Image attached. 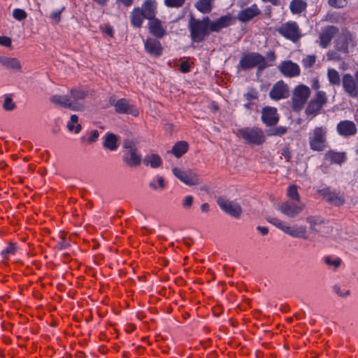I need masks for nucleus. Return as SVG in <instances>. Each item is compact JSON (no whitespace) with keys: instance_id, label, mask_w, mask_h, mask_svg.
Listing matches in <instances>:
<instances>
[{"instance_id":"48","label":"nucleus","mask_w":358,"mask_h":358,"mask_svg":"<svg viewBox=\"0 0 358 358\" xmlns=\"http://www.w3.org/2000/svg\"><path fill=\"white\" fill-rule=\"evenodd\" d=\"M194 198L192 196H187L184 198L182 201V206L185 209L189 208L193 203Z\"/></svg>"},{"instance_id":"58","label":"nucleus","mask_w":358,"mask_h":358,"mask_svg":"<svg viewBox=\"0 0 358 358\" xmlns=\"http://www.w3.org/2000/svg\"><path fill=\"white\" fill-rule=\"evenodd\" d=\"M201 210L203 213H208L210 210V206L207 203H203L201 206Z\"/></svg>"},{"instance_id":"12","label":"nucleus","mask_w":358,"mask_h":358,"mask_svg":"<svg viewBox=\"0 0 358 358\" xmlns=\"http://www.w3.org/2000/svg\"><path fill=\"white\" fill-rule=\"evenodd\" d=\"M217 203L220 208L230 216L235 218H238L241 216L242 208L238 202L230 201L223 197H219Z\"/></svg>"},{"instance_id":"59","label":"nucleus","mask_w":358,"mask_h":358,"mask_svg":"<svg viewBox=\"0 0 358 358\" xmlns=\"http://www.w3.org/2000/svg\"><path fill=\"white\" fill-rule=\"evenodd\" d=\"M328 59L332 60V59H336L338 58L337 54L336 52H329L327 54Z\"/></svg>"},{"instance_id":"33","label":"nucleus","mask_w":358,"mask_h":358,"mask_svg":"<svg viewBox=\"0 0 358 358\" xmlns=\"http://www.w3.org/2000/svg\"><path fill=\"white\" fill-rule=\"evenodd\" d=\"M327 78L330 85L333 86H339L342 82L339 73L334 69H328Z\"/></svg>"},{"instance_id":"51","label":"nucleus","mask_w":358,"mask_h":358,"mask_svg":"<svg viewBox=\"0 0 358 358\" xmlns=\"http://www.w3.org/2000/svg\"><path fill=\"white\" fill-rule=\"evenodd\" d=\"M0 45L10 47L11 45V39L8 36H0Z\"/></svg>"},{"instance_id":"56","label":"nucleus","mask_w":358,"mask_h":358,"mask_svg":"<svg viewBox=\"0 0 358 358\" xmlns=\"http://www.w3.org/2000/svg\"><path fill=\"white\" fill-rule=\"evenodd\" d=\"M60 241L58 242V247L60 250L66 249L68 247V243H65L63 237L59 236Z\"/></svg>"},{"instance_id":"22","label":"nucleus","mask_w":358,"mask_h":358,"mask_svg":"<svg viewBox=\"0 0 358 358\" xmlns=\"http://www.w3.org/2000/svg\"><path fill=\"white\" fill-rule=\"evenodd\" d=\"M279 69L283 75L288 77L297 76L300 73L299 66L291 61L282 62L280 65Z\"/></svg>"},{"instance_id":"41","label":"nucleus","mask_w":358,"mask_h":358,"mask_svg":"<svg viewBox=\"0 0 358 358\" xmlns=\"http://www.w3.org/2000/svg\"><path fill=\"white\" fill-rule=\"evenodd\" d=\"M324 263L330 266H333L334 269L338 268L341 264V259L340 258H332L330 256H326L324 257Z\"/></svg>"},{"instance_id":"10","label":"nucleus","mask_w":358,"mask_h":358,"mask_svg":"<svg viewBox=\"0 0 358 358\" xmlns=\"http://www.w3.org/2000/svg\"><path fill=\"white\" fill-rule=\"evenodd\" d=\"M109 103L114 106L115 110L117 113L130 114L135 117L138 115L137 108L132 104H130L126 99L115 100V96H111L109 99Z\"/></svg>"},{"instance_id":"35","label":"nucleus","mask_w":358,"mask_h":358,"mask_svg":"<svg viewBox=\"0 0 358 358\" xmlns=\"http://www.w3.org/2000/svg\"><path fill=\"white\" fill-rule=\"evenodd\" d=\"M67 128L70 131H75L78 134L81 130V125L78 123V117L76 115H72L70 120L67 123Z\"/></svg>"},{"instance_id":"7","label":"nucleus","mask_w":358,"mask_h":358,"mask_svg":"<svg viewBox=\"0 0 358 358\" xmlns=\"http://www.w3.org/2000/svg\"><path fill=\"white\" fill-rule=\"evenodd\" d=\"M123 148L126 150L123 160L130 167L138 166L142 161L141 156L138 154L136 148L131 141H127L124 143Z\"/></svg>"},{"instance_id":"39","label":"nucleus","mask_w":358,"mask_h":358,"mask_svg":"<svg viewBox=\"0 0 358 358\" xmlns=\"http://www.w3.org/2000/svg\"><path fill=\"white\" fill-rule=\"evenodd\" d=\"M149 187L155 190L163 189L165 187V181L163 177L157 176L149 182Z\"/></svg>"},{"instance_id":"21","label":"nucleus","mask_w":358,"mask_h":358,"mask_svg":"<svg viewBox=\"0 0 358 358\" xmlns=\"http://www.w3.org/2000/svg\"><path fill=\"white\" fill-rule=\"evenodd\" d=\"M338 134L343 136H353L357 132V128L355 123L349 120H343L337 125Z\"/></svg>"},{"instance_id":"45","label":"nucleus","mask_w":358,"mask_h":358,"mask_svg":"<svg viewBox=\"0 0 358 358\" xmlns=\"http://www.w3.org/2000/svg\"><path fill=\"white\" fill-rule=\"evenodd\" d=\"M185 0H165V4L169 7L178 8L183 5Z\"/></svg>"},{"instance_id":"34","label":"nucleus","mask_w":358,"mask_h":358,"mask_svg":"<svg viewBox=\"0 0 358 358\" xmlns=\"http://www.w3.org/2000/svg\"><path fill=\"white\" fill-rule=\"evenodd\" d=\"M188 145L185 141H179L174 145L171 152L176 157H180L187 151Z\"/></svg>"},{"instance_id":"49","label":"nucleus","mask_w":358,"mask_h":358,"mask_svg":"<svg viewBox=\"0 0 358 358\" xmlns=\"http://www.w3.org/2000/svg\"><path fill=\"white\" fill-rule=\"evenodd\" d=\"M334 292L340 296L345 297L350 294V291L346 290L345 292H343L341 287L338 285H335L334 287Z\"/></svg>"},{"instance_id":"11","label":"nucleus","mask_w":358,"mask_h":358,"mask_svg":"<svg viewBox=\"0 0 358 358\" xmlns=\"http://www.w3.org/2000/svg\"><path fill=\"white\" fill-rule=\"evenodd\" d=\"M172 172L177 178L187 185L193 186L200 183L198 175L191 169L182 170L174 167L172 169Z\"/></svg>"},{"instance_id":"17","label":"nucleus","mask_w":358,"mask_h":358,"mask_svg":"<svg viewBox=\"0 0 358 358\" xmlns=\"http://www.w3.org/2000/svg\"><path fill=\"white\" fill-rule=\"evenodd\" d=\"M342 85L345 93L350 97L358 96V86L351 74L345 73L342 78Z\"/></svg>"},{"instance_id":"50","label":"nucleus","mask_w":358,"mask_h":358,"mask_svg":"<svg viewBox=\"0 0 358 358\" xmlns=\"http://www.w3.org/2000/svg\"><path fill=\"white\" fill-rule=\"evenodd\" d=\"M245 96H246V99L250 101L256 99L258 96V93L255 90H250L245 94Z\"/></svg>"},{"instance_id":"52","label":"nucleus","mask_w":358,"mask_h":358,"mask_svg":"<svg viewBox=\"0 0 358 358\" xmlns=\"http://www.w3.org/2000/svg\"><path fill=\"white\" fill-rule=\"evenodd\" d=\"M98 137H99V132H98V131L97 130H93V131H91L90 136V137H89L87 141H88V142L90 143H94L97 140Z\"/></svg>"},{"instance_id":"6","label":"nucleus","mask_w":358,"mask_h":358,"mask_svg":"<svg viewBox=\"0 0 358 358\" xmlns=\"http://www.w3.org/2000/svg\"><path fill=\"white\" fill-rule=\"evenodd\" d=\"M306 204L302 201H286L277 207V210L289 218L296 217L305 208Z\"/></svg>"},{"instance_id":"18","label":"nucleus","mask_w":358,"mask_h":358,"mask_svg":"<svg viewBox=\"0 0 358 358\" xmlns=\"http://www.w3.org/2000/svg\"><path fill=\"white\" fill-rule=\"evenodd\" d=\"M320 192L327 202L334 206H339L345 203V197L340 193L331 192L329 189H323Z\"/></svg>"},{"instance_id":"55","label":"nucleus","mask_w":358,"mask_h":358,"mask_svg":"<svg viewBox=\"0 0 358 358\" xmlns=\"http://www.w3.org/2000/svg\"><path fill=\"white\" fill-rule=\"evenodd\" d=\"M282 155L289 161L291 159L292 154L288 148H284L282 151Z\"/></svg>"},{"instance_id":"29","label":"nucleus","mask_w":358,"mask_h":358,"mask_svg":"<svg viewBox=\"0 0 358 358\" xmlns=\"http://www.w3.org/2000/svg\"><path fill=\"white\" fill-rule=\"evenodd\" d=\"M145 18L140 8H135L131 14V23L135 27H141Z\"/></svg>"},{"instance_id":"57","label":"nucleus","mask_w":358,"mask_h":358,"mask_svg":"<svg viewBox=\"0 0 358 358\" xmlns=\"http://www.w3.org/2000/svg\"><path fill=\"white\" fill-rule=\"evenodd\" d=\"M257 231H259L262 235H266L268 233V229L265 227L258 226L257 227Z\"/></svg>"},{"instance_id":"30","label":"nucleus","mask_w":358,"mask_h":358,"mask_svg":"<svg viewBox=\"0 0 358 358\" xmlns=\"http://www.w3.org/2000/svg\"><path fill=\"white\" fill-rule=\"evenodd\" d=\"M143 163L145 165H150L153 169H156L162 165V159L158 155L150 154L144 157Z\"/></svg>"},{"instance_id":"63","label":"nucleus","mask_w":358,"mask_h":358,"mask_svg":"<svg viewBox=\"0 0 358 358\" xmlns=\"http://www.w3.org/2000/svg\"><path fill=\"white\" fill-rule=\"evenodd\" d=\"M313 88L315 90H317L320 88V83H319L318 80L314 81V83L313 85Z\"/></svg>"},{"instance_id":"31","label":"nucleus","mask_w":358,"mask_h":358,"mask_svg":"<svg viewBox=\"0 0 358 358\" xmlns=\"http://www.w3.org/2000/svg\"><path fill=\"white\" fill-rule=\"evenodd\" d=\"M327 159L336 164H342L346 160L345 152H338L335 151H329L326 154Z\"/></svg>"},{"instance_id":"1","label":"nucleus","mask_w":358,"mask_h":358,"mask_svg":"<svg viewBox=\"0 0 358 358\" xmlns=\"http://www.w3.org/2000/svg\"><path fill=\"white\" fill-rule=\"evenodd\" d=\"M209 25L210 20L208 17L199 20L192 17L189 22L188 27L192 41L196 43L203 41L208 34Z\"/></svg>"},{"instance_id":"25","label":"nucleus","mask_w":358,"mask_h":358,"mask_svg":"<svg viewBox=\"0 0 358 358\" xmlns=\"http://www.w3.org/2000/svg\"><path fill=\"white\" fill-rule=\"evenodd\" d=\"M232 22V17L231 15H224L218 18L217 20L210 22V30L212 31H218L221 29L230 25Z\"/></svg>"},{"instance_id":"62","label":"nucleus","mask_w":358,"mask_h":358,"mask_svg":"<svg viewBox=\"0 0 358 358\" xmlns=\"http://www.w3.org/2000/svg\"><path fill=\"white\" fill-rule=\"evenodd\" d=\"M105 33L109 36H112L113 34V29L110 27H106L105 29Z\"/></svg>"},{"instance_id":"19","label":"nucleus","mask_w":358,"mask_h":358,"mask_svg":"<svg viewBox=\"0 0 358 358\" xmlns=\"http://www.w3.org/2000/svg\"><path fill=\"white\" fill-rule=\"evenodd\" d=\"M262 120L267 126L275 124L279 120L277 110L273 107H265L262 112Z\"/></svg>"},{"instance_id":"40","label":"nucleus","mask_w":358,"mask_h":358,"mask_svg":"<svg viewBox=\"0 0 358 358\" xmlns=\"http://www.w3.org/2000/svg\"><path fill=\"white\" fill-rule=\"evenodd\" d=\"M287 196L292 201H301L296 185H291L287 189Z\"/></svg>"},{"instance_id":"3","label":"nucleus","mask_w":358,"mask_h":358,"mask_svg":"<svg viewBox=\"0 0 358 358\" xmlns=\"http://www.w3.org/2000/svg\"><path fill=\"white\" fill-rule=\"evenodd\" d=\"M327 132L326 127H315L309 136V145L310 148L315 151H323L327 148Z\"/></svg>"},{"instance_id":"23","label":"nucleus","mask_w":358,"mask_h":358,"mask_svg":"<svg viewBox=\"0 0 358 358\" xmlns=\"http://www.w3.org/2000/svg\"><path fill=\"white\" fill-rule=\"evenodd\" d=\"M260 13L257 5H252L250 7L243 9L238 14V19L241 22H248Z\"/></svg>"},{"instance_id":"38","label":"nucleus","mask_w":358,"mask_h":358,"mask_svg":"<svg viewBox=\"0 0 358 358\" xmlns=\"http://www.w3.org/2000/svg\"><path fill=\"white\" fill-rule=\"evenodd\" d=\"M3 65L9 69L20 71L21 69V64L20 62L15 58H3L1 60Z\"/></svg>"},{"instance_id":"5","label":"nucleus","mask_w":358,"mask_h":358,"mask_svg":"<svg viewBox=\"0 0 358 358\" xmlns=\"http://www.w3.org/2000/svg\"><path fill=\"white\" fill-rule=\"evenodd\" d=\"M238 133L248 143L261 145L265 141L264 134L258 127L241 128L238 129Z\"/></svg>"},{"instance_id":"14","label":"nucleus","mask_w":358,"mask_h":358,"mask_svg":"<svg viewBox=\"0 0 358 358\" xmlns=\"http://www.w3.org/2000/svg\"><path fill=\"white\" fill-rule=\"evenodd\" d=\"M276 30L282 36L292 41H296L301 36L299 26L295 22L283 23Z\"/></svg>"},{"instance_id":"20","label":"nucleus","mask_w":358,"mask_h":358,"mask_svg":"<svg viewBox=\"0 0 358 358\" xmlns=\"http://www.w3.org/2000/svg\"><path fill=\"white\" fill-rule=\"evenodd\" d=\"M146 52L155 57H159L162 53V47L159 41L152 38H148L144 42Z\"/></svg>"},{"instance_id":"26","label":"nucleus","mask_w":358,"mask_h":358,"mask_svg":"<svg viewBox=\"0 0 358 358\" xmlns=\"http://www.w3.org/2000/svg\"><path fill=\"white\" fill-rule=\"evenodd\" d=\"M148 27L150 32L157 38L163 37L166 33L162 22L155 17L149 20Z\"/></svg>"},{"instance_id":"28","label":"nucleus","mask_w":358,"mask_h":358,"mask_svg":"<svg viewBox=\"0 0 358 358\" xmlns=\"http://www.w3.org/2000/svg\"><path fill=\"white\" fill-rule=\"evenodd\" d=\"M118 138L116 135L112 133H108L106 135L103 143V147L111 151L117 150Z\"/></svg>"},{"instance_id":"54","label":"nucleus","mask_w":358,"mask_h":358,"mask_svg":"<svg viewBox=\"0 0 358 358\" xmlns=\"http://www.w3.org/2000/svg\"><path fill=\"white\" fill-rule=\"evenodd\" d=\"M60 14L61 10H54L52 12L50 17L56 22H58L60 20Z\"/></svg>"},{"instance_id":"37","label":"nucleus","mask_w":358,"mask_h":358,"mask_svg":"<svg viewBox=\"0 0 358 358\" xmlns=\"http://www.w3.org/2000/svg\"><path fill=\"white\" fill-rule=\"evenodd\" d=\"M213 1V0H199L196 3L195 6L201 13H208L211 10Z\"/></svg>"},{"instance_id":"43","label":"nucleus","mask_w":358,"mask_h":358,"mask_svg":"<svg viewBox=\"0 0 358 358\" xmlns=\"http://www.w3.org/2000/svg\"><path fill=\"white\" fill-rule=\"evenodd\" d=\"M13 15L15 19L17 20H22L26 18L27 13L26 12L20 8H16L13 12Z\"/></svg>"},{"instance_id":"61","label":"nucleus","mask_w":358,"mask_h":358,"mask_svg":"<svg viewBox=\"0 0 358 358\" xmlns=\"http://www.w3.org/2000/svg\"><path fill=\"white\" fill-rule=\"evenodd\" d=\"M268 58L270 62H273L275 59V54L273 52L268 53Z\"/></svg>"},{"instance_id":"4","label":"nucleus","mask_w":358,"mask_h":358,"mask_svg":"<svg viewBox=\"0 0 358 358\" xmlns=\"http://www.w3.org/2000/svg\"><path fill=\"white\" fill-rule=\"evenodd\" d=\"M310 95V90L304 85H298L294 88L292 96V108L295 111H300L304 106Z\"/></svg>"},{"instance_id":"44","label":"nucleus","mask_w":358,"mask_h":358,"mask_svg":"<svg viewBox=\"0 0 358 358\" xmlns=\"http://www.w3.org/2000/svg\"><path fill=\"white\" fill-rule=\"evenodd\" d=\"M3 108L6 110H13L15 108V103L13 102L12 99L9 96H6L4 99V102L3 104Z\"/></svg>"},{"instance_id":"64","label":"nucleus","mask_w":358,"mask_h":358,"mask_svg":"<svg viewBox=\"0 0 358 358\" xmlns=\"http://www.w3.org/2000/svg\"><path fill=\"white\" fill-rule=\"evenodd\" d=\"M337 1H338V0H329V3H330L331 6H338V3H337Z\"/></svg>"},{"instance_id":"24","label":"nucleus","mask_w":358,"mask_h":358,"mask_svg":"<svg viewBox=\"0 0 358 358\" xmlns=\"http://www.w3.org/2000/svg\"><path fill=\"white\" fill-rule=\"evenodd\" d=\"M337 32V29L333 26L325 27L320 36V44L322 48H327L333 36Z\"/></svg>"},{"instance_id":"15","label":"nucleus","mask_w":358,"mask_h":358,"mask_svg":"<svg viewBox=\"0 0 358 358\" xmlns=\"http://www.w3.org/2000/svg\"><path fill=\"white\" fill-rule=\"evenodd\" d=\"M327 101V99L325 92L323 91H317L315 96L310 100L306 109V114L315 115L317 113Z\"/></svg>"},{"instance_id":"16","label":"nucleus","mask_w":358,"mask_h":358,"mask_svg":"<svg viewBox=\"0 0 358 358\" xmlns=\"http://www.w3.org/2000/svg\"><path fill=\"white\" fill-rule=\"evenodd\" d=\"M289 95V87L282 80H280L274 84L269 92L270 98L275 101L286 99Z\"/></svg>"},{"instance_id":"27","label":"nucleus","mask_w":358,"mask_h":358,"mask_svg":"<svg viewBox=\"0 0 358 358\" xmlns=\"http://www.w3.org/2000/svg\"><path fill=\"white\" fill-rule=\"evenodd\" d=\"M157 3L155 0H147L140 8L145 17L148 20L155 18L156 13Z\"/></svg>"},{"instance_id":"53","label":"nucleus","mask_w":358,"mask_h":358,"mask_svg":"<svg viewBox=\"0 0 358 358\" xmlns=\"http://www.w3.org/2000/svg\"><path fill=\"white\" fill-rule=\"evenodd\" d=\"M190 65L187 62H182L180 65V69L182 73H187L189 71Z\"/></svg>"},{"instance_id":"13","label":"nucleus","mask_w":358,"mask_h":358,"mask_svg":"<svg viewBox=\"0 0 358 358\" xmlns=\"http://www.w3.org/2000/svg\"><path fill=\"white\" fill-rule=\"evenodd\" d=\"M50 101L60 107L68 108L73 111H82L84 110L83 104L73 102L67 95L55 94L50 97Z\"/></svg>"},{"instance_id":"2","label":"nucleus","mask_w":358,"mask_h":358,"mask_svg":"<svg viewBox=\"0 0 358 358\" xmlns=\"http://www.w3.org/2000/svg\"><path fill=\"white\" fill-rule=\"evenodd\" d=\"M266 220L285 234H289L292 237L303 238L305 239L308 238L306 236V227L305 226H299L294 224L293 227H290L286 224L285 222L281 220L273 217H268Z\"/></svg>"},{"instance_id":"42","label":"nucleus","mask_w":358,"mask_h":358,"mask_svg":"<svg viewBox=\"0 0 358 358\" xmlns=\"http://www.w3.org/2000/svg\"><path fill=\"white\" fill-rule=\"evenodd\" d=\"M17 250V246L15 243H10L6 249L1 251V255L6 258L10 254H14Z\"/></svg>"},{"instance_id":"46","label":"nucleus","mask_w":358,"mask_h":358,"mask_svg":"<svg viewBox=\"0 0 358 358\" xmlns=\"http://www.w3.org/2000/svg\"><path fill=\"white\" fill-rule=\"evenodd\" d=\"M286 132V128L284 127H279L275 129H270L268 131L269 136L282 135Z\"/></svg>"},{"instance_id":"47","label":"nucleus","mask_w":358,"mask_h":358,"mask_svg":"<svg viewBox=\"0 0 358 358\" xmlns=\"http://www.w3.org/2000/svg\"><path fill=\"white\" fill-rule=\"evenodd\" d=\"M315 62V57L313 55H308L303 59V64L306 67L312 66Z\"/></svg>"},{"instance_id":"9","label":"nucleus","mask_w":358,"mask_h":358,"mask_svg":"<svg viewBox=\"0 0 358 358\" xmlns=\"http://www.w3.org/2000/svg\"><path fill=\"white\" fill-rule=\"evenodd\" d=\"M306 222L309 224V229L312 233L322 237L329 235L332 230V227L319 217L308 216Z\"/></svg>"},{"instance_id":"32","label":"nucleus","mask_w":358,"mask_h":358,"mask_svg":"<svg viewBox=\"0 0 358 358\" xmlns=\"http://www.w3.org/2000/svg\"><path fill=\"white\" fill-rule=\"evenodd\" d=\"M305 0H292L289 4V8L292 13L297 14L301 13L306 8Z\"/></svg>"},{"instance_id":"60","label":"nucleus","mask_w":358,"mask_h":358,"mask_svg":"<svg viewBox=\"0 0 358 358\" xmlns=\"http://www.w3.org/2000/svg\"><path fill=\"white\" fill-rule=\"evenodd\" d=\"M117 1H120L124 5L128 6H130L133 3V0H117Z\"/></svg>"},{"instance_id":"36","label":"nucleus","mask_w":358,"mask_h":358,"mask_svg":"<svg viewBox=\"0 0 358 358\" xmlns=\"http://www.w3.org/2000/svg\"><path fill=\"white\" fill-rule=\"evenodd\" d=\"M71 97H69L73 102H79L80 100L84 99L87 96V92L83 90L73 88L70 92Z\"/></svg>"},{"instance_id":"8","label":"nucleus","mask_w":358,"mask_h":358,"mask_svg":"<svg viewBox=\"0 0 358 358\" xmlns=\"http://www.w3.org/2000/svg\"><path fill=\"white\" fill-rule=\"evenodd\" d=\"M240 65L244 69H249L258 66L259 69H263L271 64H268L264 58L258 53H250L243 56L240 60Z\"/></svg>"}]
</instances>
